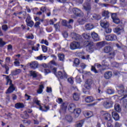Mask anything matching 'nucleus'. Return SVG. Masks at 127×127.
I'll return each instance as SVG.
<instances>
[{
	"label": "nucleus",
	"instance_id": "35",
	"mask_svg": "<svg viewBox=\"0 0 127 127\" xmlns=\"http://www.w3.org/2000/svg\"><path fill=\"white\" fill-rule=\"evenodd\" d=\"M112 50V48L110 46L105 47L104 48V52L105 53L108 54L109 52H111Z\"/></svg>",
	"mask_w": 127,
	"mask_h": 127
},
{
	"label": "nucleus",
	"instance_id": "11",
	"mask_svg": "<svg viewBox=\"0 0 127 127\" xmlns=\"http://www.w3.org/2000/svg\"><path fill=\"white\" fill-rule=\"evenodd\" d=\"M70 37L76 41H80L81 40V36L75 32L71 33L70 34Z\"/></svg>",
	"mask_w": 127,
	"mask_h": 127
},
{
	"label": "nucleus",
	"instance_id": "21",
	"mask_svg": "<svg viewBox=\"0 0 127 127\" xmlns=\"http://www.w3.org/2000/svg\"><path fill=\"white\" fill-rule=\"evenodd\" d=\"M14 107L17 109H23L25 106L22 103H17L14 105Z\"/></svg>",
	"mask_w": 127,
	"mask_h": 127
},
{
	"label": "nucleus",
	"instance_id": "54",
	"mask_svg": "<svg viewBox=\"0 0 127 127\" xmlns=\"http://www.w3.org/2000/svg\"><path fill=\"white\" fill-rule=\"evenodd\" d=\"M84 0H75V4H81L83 3Z\"/></svg>",
	"mask_w": 127,
	"mask_h": 127
},
{
	"label": "nucleus",
	"instance_id": "18",
	"mask_svg": "<svg viewBox=\"0 0 127 127\" xmlns=\"http://www.w3.org/2000/svg\"><path fill=\"white\" fill-rule=\"evenodd\" d=\"M112 115L113 118H114V120L116 121H118L120 120V115H119L118 113L116 112H112Z\"/></svg>",
	"mask_w": 127,
	"mask_h": 127
},
{
	"label": "nucleus",
	"instance_id": "47",
	"mask_svg": "<svg viewBox=\"0 0 127 127\" xmlns=\"http://www.w3.org/2000/svg\"><path fill=\"white\" fill-rule=\"evenodd\" d=\"M91 71L93 72H95V74L99 73V71L97 70V69L95 68V66L92 65L91 66Z\"/></svg>",
	"mask_w": 127,
	"mask_h": 127
},
{
	"label": "nucleus",
	"instance_id": "42",
	"mask_svg": "<svg viewBox=\"0 0 127 127\" xmlns=\"http://www.w3.org/2000/svg\"><path fill=\"white\" fill-rule=\"evenodd\" d=\"M26 22V25H27L29 27H32L34 26V21L32 20H31L30 21H27Z\"/></svg>",
	"mask_w": 127,
	"mask_h": 127
},
{
	"label": "nucleus",
	"instance_id": "15",
	"mask_svg": "<svg viewBox=\"0 0 127 127\" xmlns=\"http://www.w3.org/2000/svg\"><path fill=\"white\" fill-rule=\"evenodd\" d=\"M74 113V118L76 119L79 117L81 113V110L80 108H77L73 111Z\"/></svg>",
	"mask_w": 127,
	"mask_h": 127
},
{
	"label": "nucleus",
	"instance_id": "13",
	"mask_svg": "<svg viewBox=\"0 0 127 127\" xmlns=\"http://www.w3.org/2000/svg\"><path fill=\"white\" fill-rule=\"evenodd\" d=\"M67 103L66 102H64L63 104L61 105V110H59V113H62V112H66L67 107Z\"/></svg>",
	"mask_w": 127,
	"mask_h": 127
},
{
	"label": "nucleus",
	"instance_id": "17",
	"mask_svg": "<svg viewBox=\"0 0 127 127\" xmlns=\"http://www.w3.org/2000/svg\"><path fill=\"white\" fill-rule=\"evenodd\" d=\"M15 90V88L14 87L13 84L10 85L9 88H8L7 91L5 92L6 94H11Z\"/></svg>",
	"mask_w": 127,
	"mask_h": 127
},
{
	"label": "nucleus",
	"instance_id": "29",
	"mask_svg": "<svg viewBox=\"0 0 127 127\" xmlns=\"http://www.w3.org/2000/svg\"><path fill=\"white\" fill-rule=\"evenodd\" d=\"M21 72V69H17L15 70V71H12L11 72V75L12 76H15L18 75V74H20Z\"/></svg>",
	"mask_w": 127,
	"mask_h": 127
},
{
	"label": "nucleus",
	"instance_id": "5",
	"mask_svg": "<svg viewBox=\"0 0 127 127\" xmlns=\"http://www.w3.org/2000/svg\"><path fill=\"white\" fill-rule=\"evenodd\" d=\"M74 22V20L70 19L68 20V21H67L66 20H63L62 21V25L64 27H67L68 28H72L71 24H73Z\"/></svg>",
	"mask_w": 127,
	"mask_h": 127
},
{
	"label": "nucleus",
	"instance_id": "2",
	"mask_svg": "<svg viewBox=\"0 0 127 127\" xmlns=\"http://www.w3.org/2000/svg\"><path fill=\"white\" fill-rule=\"evenodd\" d=\"M117 93H118L120 95L124 96L121 99V100L125 99L126 98H127V94H126V93H127V91L125 90L124 85L123 84H120L117 86Z\"/></svg>",
	"mask_w": 127,
	"mask_h": 127
},
{
	"label": "nucleus",
	"instance_id": "52",
	"mask_svg": "<svg viewBox=\"0 0 127 127\" xmlns=\"http://www.w3.org/2000/svg\"><path fill=\"white\" fill-rule=\"evenodd\" d=\"M40 24H41V22L40 21H37L35 22L34 25V27L35 28H40Z\"/></svg>",
	"mask_w": 127,
	"mask_h": 127
},
{
	"label": "nucleus",
	"instance_id": "10",
	"mask_svg": "<svg viewBox=\"0 0 127 127\" xmlns=\"http://www.w3.org/2000/svg\"><path fill=\"white\" fill-rule=\"evenodd\" d=\"M110 14H111V17H112V14L113 13H110V12H109L108 10H103L101 12V15L103 17H104L103 18V20L109 19L110 17Z\"/></svg>",
	"mask_w": 127,
	"mask_h": 127
},
{
	"label": "nucleus",
	"instance_id": "7",
	"mask_svg": "<svg viewBox=\"0 0 127 127\" xmlns=\"http://www.w3.org/2000/svg\"><path fill=\"white\" fill-rule=\"evenodd\" d=\"M80 48V43L78 42H72L70 44V49L74 50Z\"/></svg>",
	"mask_w": 127,
	"mask_h": 127
},
{
	"label": "nucleus",
	"instance_id": "58",
	"mask_svg": "<svg viewBox=\"0 0 127 127\" xmlns=\"http://www.w3.org/2000/svg\"><path fill=\"white\" fill-rule=\"evenodd\" d=\"M105 29V32L107 34L111 33L112 32V29H110L109 27L104 28Z\"/></svg>",
	"mask_w": 127,
	"mask_h": 127
},
{
	"label": "nucleus",
	"instance_id": "19",
	"mask_svg": "<svg viewBox=\"0 0 127 127\" xmlns=\"http://www.w3.org/2000/svg\"><path fill=\"white\" fill-rule=\"evenodd\" d=\"M113 76V73L111 71H108L105 72L104 74V78L106 79H109Z\"/></svg>",
	"mask_w": 127,
	"mask_h": 127
},
{
	"label": "nucleus",
	"instance_id": "14",
	"mask_svg": "<svg viewBox=\"0 0 127 127\" xmlns=\"http://www.w3.org/2000/svg\"><path fill=\"white\" fill-rule=\"evenodd\" d=\"M83 8L86 11L88 12V14L91 11V9L92 8L91 7V3L89 2L85 3L83 6Z\"/></svg>",
	"mask_w": 127,
	"mask_h": 127
},
{
	"label": "nucleus",
	"instance_id": "55",
	"mask_svg": "<svg viewBox=\"0 0 127 127\" xmlns=\"http://www.w3.org/2000/svg\"><path fill=\"white\" fill-rule=\"evenodd\" d=\"M58 77L59 78H60V79H63V73L62 71H59L58 72Z\"/></svg>",
	"mask_w": 127,
	"mask_h": 127
},
{
	"label": "nucleus",
	"instance_id": "63",
	"mask_svg": "<svg viewBox=\"0 0 127 127\" xmlns=\"http://www.w3.org/2000/svg\"><path fill=\"white\" fill-rule=\"evenodd\" d=\"M98 93H99L101 95L104 94V92L100 89V87H98Z\"/></svg>",
	"mask_w": 127,
	"mask_h": 127
},
{
	"label": "nucleus",
	"instance_id": "50",
	"mask_svg": "<svg viewBox=\"0 0 127 127\" xmlns=\"http://www.w3.org/2000/svg\"><path fill=\"white\" fill-rule=\"evenodd\" d=\"M59 59L61 61H64V55L63 54L59 55Z\"/></svg>",
	"mask_w": 127,
	"mask_h": 127
},
{
	"label": "nucleus",
	"instance_id": "39",
	"mask_svg": "<svg viewBox=\"0 0 127 127\" xmlns=\"http://www.w3.org/2000/svg\"><path fill=\"white\" fill-rule=\"evenodd\" d=\"M106 45V42L105 41H102L97 43L96 44V46L97 47H104Z\"/></svg>",
	"mask_w": 127,
	"mask_h": 127
},
{
	"label": "nucleus",
	"instance_id": "57",
	"mask_svg": "<svg viewBox=\"0 0 127 127\" xmlns=\"http://www.w3.org/2000/svg\"><path fill=\"white\" fill-rule=\"evenodd\" d=\"M54 27L56 29V31H60V25L58 24V23H56V24H54Z\"/></svg>",
	"mask_w": 127,
	"mask_h": 127
},
{
	"label": "nucleus",
	"instance_id": "4",
	"mask_svg": "<svg viewBox=\"0 0 127 127\" xmlns=\"http://www.w3.org/2000/svg\"><path fill=\"white\" fill-rule=\"evenodd\" d=\"M72 12L76 17H83L84 16L83 12L79 8H73L72 9Z\"/></svg>",
	"mask_w": 127,
	"mask_h": 127
},
{
	"label": "nucleus",
	"instance_id": "3",
	"mask_svg": "<svg viewBox=\"0 0 127 127\" xmlns=\"http://www.w3.org/2000/svg\"><path fill=\"white\" fill-rule=\"evenodd\" d=\"M102 105L105 109H110L113 107V102L109 98H105L103 101Z\"/></svg>",
	"mask_w": 127,
	"mask_h": 127
},
{
	"label": "nucleus",
	"instance_id": "12",
	"mask_svg": "<svg viewBox=\"0 0 127 127\" xmlns=\"http://www.w3.org/2000/svg\"><path fill=\"white\" fill-rule=\"evenodd\" d=\"M100 25L103 28H107L109 27V22L107 20L102 19L100 21Z\"/></svg>",
	"mask_w": 127,
	"mask_h": 127
},
{
	"label": "nucleus",
	"instance_id": "61",
	"mask_svg": "<svg viewBox=\"0 0 127 127\" xmlns=\"http://www.w3.org/2000/svg\"><path fill=\"white\" fill-rule=\"evenodd\" d=\"M33 102H34V103H36L37 105H38V106L41 105V104H40V101L37 100V98H35L34 100H33Z\"/></svg>",
	"mask_w": 127,
	"mask_h": 127
},
{
	"label": "nucleus",
	"instance_id": "56",
	"mask_svg": "<svg viewBox=\"0 0 127 127\" xmlns=\"http://www.w3.org/2000/svg\"><path fill=\"white\" fill-rule=\"evenodd\" d=\"M43 109H45V110H43V112H47L50 109L49 106H46V105H44V106L43 107Z\"/></svg>",
	"mask_w": 127,
	"mask_h": 127
},
{
	"label": "nucleus",
	"instance_id": "62",
	"mask_svg": "<svg viewBox=\"0 0 127 127\" xmlns=\"http://www.w3.org/2000/svg\"><path fill=\"white\" fill-rule=\"evenodd\" d=\"M24 117H22V118L27 120L28 118L29 117V115H28L27 113H25V115H23Z\"/></svg>",
	"mask_w": 127,
	"mask_h": 127
},
{
	"label": "nucleus",
	"instance_id": "48",
	"mask_svg": "<svg viewBox=\"0 0 127 127\" xmlns=\"http://www.w3.org/2000/svg\"><path fill=\"white\" fill-rule=\"evenodd\" d=\"M93 116V113L91 111H89L88 112H86V117H88V118H90Z\"/></svg>",
	"mask_w": 127,
	"mask_h": 127
},
{
	"label": "nucleus",
	"instance_id": "28",
	"mask_svg": "<svg viewBox=\"0 0 127 127\" xmlns=\"http://www.w3.org/2000/svg\"><path fill=\"white\" fill-rule=\"evenodd\" d=\"M65 119L68 123H71L73 122V117L71 115H66Z\"/></svg>",
	"mask_w": 127,
	"mask_h": 127
},
{
	"label": "nucleus",
	"instance_id": "32",
	"mask_svg": "<svg viewBox=\"0 0 127 127\" xmlns=\"http://www.w3.org/2000/svg\"><path fill=\"white\" fill-rule=\"evenodd\" d=\"M9 76H7L6 77H5V79H6V83H5V85H8V83H9V85H13L12 84V80H11L10 78H9Z\"/></svg>",
	"mask_w": 127,
	"mask_h": 127
},
{
	"label": "nucleus",
	"instance_id": "31",
	"mask_svg": "<svg viewBox=\"0 0 127 127\" xmlns=\"http://www.w3.org/2000/svg\"><path fill=\"white\" fill-rule=\"evenodd\" d=\"M73 63V66L78 67L80 63L79 59L78 58H75Z\"/></svg>",
	"mask_w": 127,
	"mask_h": 127
},
{
	"label": "nucleus",
	"instance_id": "34",
	"mask_svg": "<svg viewBox=\"0 0 127 127\" xmlns=\"http://www.w3.org/2000/svg\"><path fill=\"white\" fill-rule=\"evenodd\" d=\"M105 93H107V94L111 95L115 93V91L114 89H108L106 90Z\"/></svg>",
	"mask_w": 127,
	"mask_h": 127
},
{
	"label": "nucleus",
	"instance_id": "9",
	"mask_svg": "<svg viewBox=\"0 0 127 127\" xmlns=\"http://www.w3.org/2000/svg\"><path fill=\"white\" fill-rule=\"evenodd\" d=\"M92 80L91 79H88L86 80L85 83H84V87H85L86 89L90 90L92 88Z\"/></svg>",
	"mask_w": 127,
	"mask_h": 127
},
{
	"label": "nucleus",
	"instance_id": "6",
	"mask_svg": "<svg viewBox=\"0 0 127 127\" xmlns=\"http://www.w3.org/2000/svg\"><path fill=\"white\" fill-rule=\"evenodd\" d=\"M88 43L86 45L87 50H88V52H89V53H92L95 50V46L93 45V42H89L88 41Z\"/></svg>",
	"mask_w": 127,
	"mask_h": 127
},
{
	"label": "nucleus",
	"instance_id": "59",
	"mask_svg": "<svg viewBox=\"0 0 127 127\" xmlns=\"http://www.w3.org/2000/svg\"><path fill=\"white\" fill-rule=\"evenodd\" d=\"M75 81L77 83H80L81 82V79L79 76H76L75 78Z\"/></svg>",
	"mask_w": 127,
	"mask_h": 127
},
{
	"label": "nucleus",
	"instance_id": "36",
	"mask_svg": "<svg viewBox=\"0 0 127 127\" xmlns=\"http://www.w3.org/2000/svg\"><path fill=\"white\" fill-rule=\"evenodd\" d=\"M44 88V86L42 84L40 85L39 86V89L37 90V93L41 94L43 91V89Z\"/></svg>",
	"mask_w": 127,
	"mask_h": 127
},
{
	"label": "nucleus",
	"instance_id": "25",
	"mask_svg": "<svg viewBox=\"0 0 127 127\" xmlns=\"http://www.w3.org/2000/svg\"><path fill=\"white\" fill-rule=\"evenodd\" d=\"M30 67L32 69H36L38 67V63L37 62H33L30 64Z\"/></svg>",
	"mask_w": 127,
	"mask_h": 127
},
{
	"label": "nucleus",
	"instance_id": "49",
	"mask_svg": "<svg viewBox=\"0 0 127 127\" xmlns=\"http://www.w3.org/2000/svg\"><path fill=\"white\" fill-rule=\"evenodd\" d=\"M1 28L2 30L4 32H6L8 29V27L7 25H2Z\"/></svg>",
	"mask_w": 127,
	"mask_h": 127
},
{
	"label": "nucleus",
	"instance_id": "60",
	"mask_svg": "<svg viewBox=\"0 0 127 127\" xmlns=\"http://www.w3.org/2000/svg\"><path fill=\"white\" fill-rule=\"evenodd\" d=\"M63 36L64 38H67V37H68V34L66 31H65L63 33Z\"/></svg>",
	"mask_w": 127,
	"mask_h": 127
},
{
	"label": "nucleus",
	"instance_id": "38",
	"mask_svg": "<svg viewBox=\"0 0 127 127\" xmlns=\"http://www.w3.org/2000/svg\"><path fill=\"white\" fill-rule=\"evenodd\" d=\"M73 98L75 101H78L79 99V96L77 93H74L73 95Z\"/></svg>",
	"mask_w": 127,
	"mask_h": 127
},
{
	"label": "nucleus",
	"instance_id": "46",
	"mask_svg": "<svg viewBox=\"0 0 127 127\" xmlns=\"http://www.w3.org/2000/svg\"><path fill=\"white\" fill-rule=\"evenodd\" d=\"M43 58H44L45 60H46L47 59L46 56L43 57L42 55H40L39 57H36V60H39L40 61H42V60H43Z\"/></svg>",
	"mask_w": 127,
	"mask_h": 127
},
{
	"label": "nucleus",
	"instance_id": "24",
	"mask_svg": "<svg viewBox=\"0 0 127 127\" xmlns=\"http://www.w3.org/2000/svg\"><path fill=\"white\" fill-rule=\"evenodd\" d=\"M124 32H125V30H123V29H119V28H115L114 29V32L115 33H116L118 35H120L121 34V33Z\"/></svg>",
	"mask_w": 127,
	"mask_h": 127
},
{
	"label": "nucleus",
	"instance_id": "43",
	"mask_svg": "<svg viewBox=\"0 0 127 127\" xmlns=\"http://www.w3.org/2000/svg\"><path fill=\"white\" fill-rule=\"evenodd\" d=\"M6 43L2 40V38H0V48H2L6 45Z\"/></svg>",
	"mask_w": 127,
	"mask_h": 127
},
{
	"label": "nucleus",
	"instance_id": "22",
	"mask_svg": "<svg viewBox=\"0 0 127 127\" xmlns=\"http://www.w3.org/2000/svg\"><path fill=\"white\" fill-rule=\"evenodd\" d=\"M103 115H104L105 120L107 121L108 122H112V117L109 113H106L105 114H103Z\"/></svg>",
	"mask_w": 127,
	"mask_h": 127
},
{
	"label": "nucleus",
	"instance_id": "64",
	"mask_svg": "<svg viewBox=\"0 0 127 127\" xmlns=\"http://www.w3.org/2000/svg\"><path fill=\"white\" fill-rule=\"evenodd\" d=\"M44 73L46 74V75H47L51 73V71L49 69H44Z\"/></svg>",
	"mask_w": 127,
	"mask_h": 127
},
{
	"label": "nucleus",
	"instance_id": "40",
	"mask_svg": "<svg viewBox=\"0 0 127 127\" xmlns=\"http://www.w3.org/2000/svg\"><path fill=\"white\" fill-rule=\"evenodd\" d=\"M82 36H83V38L86 40H89L91 38L90 33H84L83 34Z\"/></svg>",
	"mask_w": 127,
	"mask_h": 127
},
{
	"label": "nucleus",
	"instance_id": "23",
	"mask_svg": "<svg viewBox=\"0 0 127 127\" xmlns=\"http://www.w3.org/2000/svg\"><path fill=\"white\" fill-rule=\"evenodd\" d=\"M74 104L71 103L69 104L68 106V110L69 111L70 113H73L74 111L75 110Z\"/></svg>",
	"mask_w": 127,
	"mask_h": 127
},
{
	"label": "nucleus",
	"instance_id": "44",
	"mask_svg": "<svg viewBox=\"0 0 127 127\" xmlns=\"http://www.w3.org/2000/svg\"><path fill=\"white\" fill-rule=\"evenodd\" d=\"M84 122L82 120H81L79 123L75 124V127H82L83 125Z\"/></svg>",
	"mask_w": 127,
	"mask_h": 127
},
{
	"label": "nucleus",
	"instance_id": "45",
	"mask_svg": "<svg viewBox=\"0 0 127 127\" xmlns=\"http://www.w3.org/2000/svg\"><path fill=\"white\" fill-rule=\"evenodd\" d=\"M101 64H102V65L104 67H109V66L108 63H107L106 60H103L101 62Z\"/></svg>",
	"mask_w": 127,
	"mask_h": 127
},
{
	"label": "nucleus",
	"instance_id": "26",
	"mask_svg": "<svg viewBox=\"0 0 127 127\" xmlns=\"http://www.w3.org/2000/svg\"><path fill=\"white\" fill-rule=\"evenodd\" d=\"M114 109H115V110L118 113H120L122 110L121 106L118 103H116L115 104Z\"/></svg>",
	"mask_w": 127,
	"mask_h": 127
},
{
	"label": "nucleus",
	"instance_id": "37",
	"mask_svg": "<svg viewBox=\"0 0 127 127\" xmlns=\"http://www.w3.org/2000/svg\"><path fill=\"white\" fill-rule=\"evenodd\" d=\"M77 23H78L80 25L84 24L86 23V20L79 18L78 20H77Z\"/></svg>",
	"mask_w": 127,
	"mask_h": 127
},
{
	"label": "nucleus",
	"instance_id": "16",
	"mask_svg": "<svg viewBox=\"0 0 127 127\" xmlns=\"http://www.w3.org/2000/svg\"><path fill=\"white\" fill-rule=\"evenodd\" d=\"M91 37H92L94 41H100V38L99 37V35L96 33L95 32H93L91 33Z\"/></svg>",
	"mask_w": 127,
	"mask_h": 127
},
{
	"label": "nucleus",
	"instance_id": "30",
	"mask_svg": "<svg viewBox=\"0 0 127 127\" xmlns=\"http://www.w3.org/2000/svg\"><path fill=\"white\" fill-rule=\"evenodd\" d=\"M30 76L33 77V78H37V74L36 71H30Z\"/></svg>",
	"mask_w": 127,
	"mask_h": 127
},
{
	"label": "nucleus",
	"instance_id": "51",
	"mask_svg": "<svg viewBox=\"0 0 127 127\" xmlns=\"http://www.w3.org/2000/svg\"><path fill=\"white\" fill-rule=\"evenodd\" d=\"M43 52L46 53L48 51V47L45 45H42Z\"/></svg>",
	"mask_w": 127,
	"mask_h": 127
},
{
	"label": "nucleus",
	"instance_id": "33",
	"mask_svg": "<svg viewBox=\"0 0 127 127\" xmlns=\"http://www.w3.org/2000/svg\"><path fill=\"white\" fill-rule=\"evenodd\" d=\"M0 64L1 65V66H2L3 68H4L5 69V74H8V71H9L8 66L6 64H4V65H2L1 62H0Z\"/></svg>",
	"mask_w": 127,
	"mask_h": 127
},
{
	"label": "nucleus",
	"instance_id": "20",
	"mask_svg": "<svg viewBox=\"0 0 127 127\" xmlns=\"http://www.w3.org/2000/svg\"><path fill=\"white\" fill-rule=\"evenodd\" d=\"M86 30H92L94 28V25L92 23H87L85 26Z\"/></svg>",
	"mask_w": 127,
	"mask_h": 127
},
{
	"label": "nucleus",
	"instance_id": "53",
	"mask_svg": "<svg viewBox=\"0 0 127 127\" xmlns=\"http://www.w3.org/2000/svg\"><path fill=\"white\" fill-rule=\"evenodd\" d=\"M40 43H41L42 44H44L46 46L49 45V42H48V41L47 40H45L44 39H42L41 42H40Z\"/></svg>",
	"mask_w": 127,
	"mask_h": 127
},
{
	"label": "nucleus",
	"instance_id": "41",
	"mask_svg": "<svg viewBox=\"0 0 127 127\" xmlns=\"http://www.w3.org/2000/svg\"><path fill=\"white\" fill-rule=\"evenodd\" d=\"M93 17L97 20H99L101 19V16H100L99 14H94Z\"/></svg>",
	"mask_w": 127,
	"mask_h": 127
},
{
	"label": "nucleus",
	"instance_id": "1",
	"mask_svg": "<svg viewBox=\"0 0 127 127\" xmlns=\"http://www.w3.org/2000/svg\"><path fill=\"white\" fill-rule=\"evenodd\" d=\"M112 19L113 20V22L115 24H119L116 28L125 30V24L123 23L120 18H118L117 13H113L112 14Z\"/></svg>",
	"mask_w": 127,
	"mask_h": 127
},
{
	"label": "nucleus",
	"instance_id": "27",
	"mask_svg": "<svg viewBox=\"0 0 127 127\" xmlns=\"http://www.w3.org/2000/svg\"><path fill=\"white\" fill-rule=\"evenodd\" d=\"M94 100H93V98L92 96H87L86 98H85V102L87 103H90L92 102H93Z\"/></svg>",
	"mask_w": 127,
	"mask_h": 127
},
{
	"label": "nucleus",
	"instance_id": "8",
	"mask_svg": "<svg viewBox=\"0 0 127 127\" xmlns=\"http://www.w3.org/2000/svg\"><path fill=\"white\" fill-rule=\"evenodd\" d=\"M105 39L107 41H116L118 38L115 34H110L105 36Z\"/></svg>",
	"mask_w": 127,
	"mask_h": 127
}]
</instances>
